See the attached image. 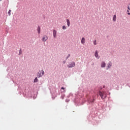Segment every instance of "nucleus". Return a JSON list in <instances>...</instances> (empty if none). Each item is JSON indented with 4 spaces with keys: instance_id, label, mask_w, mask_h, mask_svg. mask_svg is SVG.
Instances as JSON below:
<instances>
[{
    "instance_id": "3",
    "label": "nucleus",
    "mask_w": 130,
    "mask_h": 130,
    "mask_svg": "<svg viewBox=\"0 0 130 130\" xmlns=\"http://www.w3.org/2000/svg\"><path fill=\"white\" fill-rule=\"evenodd\" d=\"M75 66H76V63L75 62L72 61L71 62V63L69 65H68L67 67L68 68H74L75 67Z\"/></svg>"
},
{
    "instance_id": "11",
    "label": "nucleus",
    "mask_w": 130,
    "mask_h": 130,
    "mask_svg": "<svg viewBox=\"0 0 130 130\" xmlns=\"http://www.w3.org/2000/svg\"><path fill=\"white\" fill-rule=\"evenodd\" d=\"M37 31H38V34H40L41 30H40V26L38 27Z\"/></svg>"
},
{
    "instance_id": "6",
    "label": "nucleus",
    "mask_w": 130,
    "mask_h": 130,
    "mask_svg": "<svg viewBox=\"0 0 130 130\" xmlns=\"http://www.w3.org/2000/svg\"><path fill=\"white\" fill-rule=\"evenodd\" d=\"M53 34L54 38H56V31L55 29L53 30Z\"/></svg>"
},
{
    "instance_id": "9",
    "label": "nucleus",
    "mask_w": 130,
    "mask_h": 130,
    "mask_svg": "<svg viewBox=\"0 0 130 130\" xmlns=\"http://www.w3.org/2000/svg\"><path fill=\"white\" fill-rule=\"evenodd\" d=\"M113 22H116V15H114L113 16Z\"/></svg>"
},
{
    "instance_id": "24",
    "label": "nucleus",
    "mask_w": 130,
    "mask_h": 130,
    "mask_svg": "<svg viewBox=\"0 0 130 130\" xmlns=\"http://www.w3.org/2000/svg\"><path fill=\"white\" fill-rule=\"evenodd\" d=\"M2 0H0V2H2Z\"/></svg>"
},
{
    "instance_id": "17",
    "label": "nucleus",
    "mask_w": 130,
    "mask_h": 130,
    "mask_svg": "<svg viewBox=\"0 0 130 130\" xmlns=\"http://www.w3.org/2000/svg\"><path fill=\"white\" fill-rule=\"evenodd\" d=\"M19 54H22V49H20Z\"/></svg>"
},
{
    "instance_id": "2",
    "label": "nucleus",
    "mask_w": 130,
    "mask_h": 130,
    "mask_svg": "<svg viewBox=\"0 0 130 130\" xmlns=\"http://www.w3.org/2000/svg\"><path fill=\"white\" fill-rule=\"evenodd\" d=\"M43 75H44V71H43V70L39 71L37 75L38 78H41Z\"/></svg>"
},
{
    "instance_id": "14",
    "label": "nucleus",
    "mask_w": 130,
    "mask_h": 130,
    "mask_svg": "<svg viewBox=\"0 0 130 130\" xmlns=\"http://www.w3.org/2000/svg\"><path fill=\"white\" fill-rule=\"evenodd\" d=\"M63 30H66L67 29V27H66L64 25L62 26Z\"/></svg>"
},
{
    "instance_id": "21",
    "label": "nucleus",
    "mask_w": 130,
    "mask_h": 130,
    "mask_svg": "<svg viewBox=\"0 0 130 130\" xmlns=\"http://www.w3.org/2000/svg\"><path fill=\"white\" fill-rule=\"evenodd\" d=\"M61 90H64V88H63V87H62L61 88Z\"/></svg>"
},
{
    "instance_id": "22",
    "label": "nucleus",
    "mask_w": 130,
    "mask_h": 130,
    "mask_svg": "<svg viewBox=\"0 0 130 130\" xmlns=\"http://www.w3.org/2000/svg\"><path fill=\"white\" fill-rule=\"evenodd\" d=\"M70 56V54H68V57H67V59L69 58V57Z\"/></svg>"
},
{
    "instance_id": "20",
    "label": "nucleus",
    "mask_w": 130,
    "mask_h": 130,
    "mask_svg": "<svg viewBox=\"0 0 130 130\" xmlns=\"http://www.w3.org/2000/svg\"><path fill=\"white\" fill-rule=\"evenodd\" d=\"M127 15H130V13H129V10H127Z\"/></svg>"
},
{
    "instance_id": "4",
    "label": "nucleus",
    "mask_w": 130,
    "mask_h": 130,
    "mask_svg": "<svg viewBox=\"0 0 130 130\" xmlns=\"http://www.w3.org/2000/svg\"><path fill=\"white\" fill-rule=\"evenodd\" d=\"M47 39H48V37H47V36H46V35H44L43 37L42 40L43 42H45V41H46L47 40Z\"/></svg>"
},
{
    "instance_id": "15",
    "label": "nucleus",
    "mask_w": 130,
    "mask_h": 130,
    "mask_svg": "<svg viewBox=\"0 0 130 130\" xmlns=\"http://www.w3.org/2000/svg\"><path fill=\"white\" fill-rule=\"evenodd\" d=\"M11 12H12V11H11V10H9V11H8L9 16H11Z\"/></svg>"
},
{
    "instance_id": "25",
    "label": "nucleus",
    "mask_w": 130,
    "mask_h": 130,
    "mask_svg": "<svg viewBox=\"0 0 130 130\" xmlns=\"http://www.w3.org/2000/svg\"><path fill=\"white\" fill-rule=\"evenodd\" d=\"M64 92H66V90H64Z\"/></svg>"
},
{
    "instance_id": "7",
    "label": "nucleus",
    "mask_w": 130,
    "mask_h": 130,
    "mask_svg": "<svg viewBox=\"0 0 130 130\" xmlns=\"http://www.w3.org/2000/svg\"><path fill=\"white\" fill-rule=\"evenodd\" d=\"M85 41H86L85 38H82L81 41V44L83 45L85 44Z\"/></svg>"
},
{
    "instance_id": "12",
    "label": "nucleus",
    "mask_w": 130,
    "mask_h": 130,
    "mask_svg": "<svg viewBox=\"0 0 130 130\" xmlns=\"http://www.w3.org/2000/svg\"><path fill=\"white\" fill-rule=\"evenodd\" d=\"M112 64V63H111V61H110V62H109V64H108V68H110V67H111Z\"/></svg>"
},
{
    "instance_id": "19",
    "label": "nucleus",
    "mask_w": 130,
    "mask_h": 130,
    "mask_svg": "<svg viewBox=\"0 0 130 130\" xmlns=\"http://www.w3.org/2000/svg\"><path fill=\"white\" fill-rule=\"evenodd\" d=\"M127 9H128V10H129V11H130V4L128 5V6L127 7Z\"/></svg>"
},
{
    "instance_id": "8",
    "label": "nucleus",
    "mask_w": 130,
    "mask_h": 130,
    "mask_svg": "<svg viewBox=\"0 0 130 130\" xmlns=\"http://www.w3.org/2000/svg\"><path fill=\"white\" fill-rule=\"evenodd\" d=\"M106 66V64L105 63V62L103 61L101 63V68H105Z\"/></svg>"
},
{
    "instance_id": "23",
    "label": "nucleus",
    "mask_w": 130,
    "mask_h": 130,
    "mask_svg": "<svg viewBox=\"0 0 130 130\" xmlns=\"http://www.w3.org/2000/svg\"><path fill=\"white\" fill-rule=\"evenodd\" d=\"M63 63H66V61H63Z\"/></svg>"
},
{
    "instance_id": "10",
    "label": "nucleus",
    "mask_w": 130,
    "mask_h": 130,
    "mask_svg": "<svg viewBox=\"0 0 130 130\" xmlns=\"http://www.w3.org/2000/svg\"><path fill=\"white\" fill-rule=\"evenodd\" d=\"M67 25L68 27H70V25H71V22H70V20L67 19Z\"/></svg>"
},
{
    "instance_id": "1",
    "label": "nucleus",
    "mask_w": 130,
    "mask_h": 130,
    "mask_svg": "<svg viewBox=\"0 0 130 130\" xmlns=\"http://www.w3.org/2000/svg\"><path fill=\"white\" fill-rule=\"evenodd\" d=\"M99 94L100 96L101 97L102 99H105L106 97H107V95L106 94V92L105 91H101L99 92Z\"/></svg>"
},
{
    "instance_id": "13",
    "label": "nucleus",
    "mask_w": 130,
    "mask_h": 130,
    "mask_svg": "<svg viewBox=\"0 0 130 130\" xmlns=\"http://www.w3.org/2000/svg\"><path fill=\"white\" fill-rule=\"evenodd\" d=\"M38 82V79H37V77H36L34 80V83H37Z\"/></svg>"
},
{
    "instance_id": "18",
    "label": "nucleus",
    "mask_w": 130,
    "mask_h": 130,
    "mask_svg": "<svg viewBox=\"0 0 130 130\" xmlns=\"http://www.w3.org/2000/svg\"><path fill=\"white\" fill-rule=\"evenodd\" d=\"M94 101H95V99H93L92 100H90L89 101V102H91V103H92V102H94Z\"/></svg>"
},
{
    "instance_id": "5",
    "label": "nucleus",
    "mask_w": 130,
    "mask_h": 130,
    "mask_svg": "<svg viewBox=\"0 0 130 130\" xmlns=\"http://www.w3.org/2000/svg\"><path fill=\"white\" fill-rule=\"evenodd\" d=\"M94 56L96 58L99 59L100 57H99V55H98V51L96 50L95 51V53H94Z\"/></svg>"
},
{
    "instance_id": "16",
    "label": "nucleus",
    "mask_w": 130,
    "mask_h": 130,
    "mask_svg": "<svg viewBox=\"0 0 130 130\" xmlns=\"http://www.w3.org/2000/svg\"><path fill=\"white\" fill-rule=\"evenodd\" d=\"M93 44L94 45H96V44H97V42L96 41V40H95L94 42H93Z\"/></svg>"
}]
</instances>
